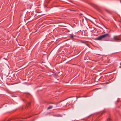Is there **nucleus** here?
I'll use <instances>...</instances> for the list:
<instances>
[{
	"mask_svg": "<svg viewBox=\"0 0 121 121\" xmlns=\"http://www.w3.org/2000/svg\"><path fill=\"white\" fill-rule=\"evenodd\" d=\"M110 37L109 35L108 34H105L101 35L99 36L96 38L97 40H100L104 38H109Z\"/></svg>",
	"mask_w": 121,
	"mask_h": 121,
	"instance_id": "nucleus-1",
	"label": "nucleus"
},
{
	"mask_svg": "<svg viewBox=\"0 0 121 121\" xmlns=\"http://www.w3.org/2000/svg\"><path fill=\"white\" fill-rule=\"evenodd\" d=\"M90 21L91 23H92L96 22L95 19L94 18H92L91 20H90Z\"/></svg>",
	"mask_w": 121,
	"mask_h": 121,
	"instance_id": "nucleus-2",
	"label": "nucleus"
},
{
	"mask_svg": "<svg viewBox=\"0 0 121 121\" xmlns=\"http://www.w3.org/2000/svg\"><path fill=\"white\" fill-rule=\"evenodd\" d=\"M114 40L113 41H118L119 40V39L117 38L114 37Z\"/></svg>",
	"mask_w": 121,
	"mask_h": 121,
	"instance_id": "nucleus-3",
	"label": "nucleus"
},
{
	"mask_svg": "<svg viewBox=\"0 0 121 121\" xmlns=\"http://www.w3.org/2000/svg\"><path fill=\"white\" fill-rule=\"evenodd\" d=\"M105 10L108 13L110 14H111V12L110 11L107 9H105Z\"/></svg>",
	"mask_w": 121,
	"mask_h": 121,
	"instance_id": "nucleus-4",
	"label": "nucleus"
},
{
	"mask_svg": "<svg viewBox=\"0 0 121 121\" xmlns=\"http://www.w3.org/2000/svg\"><path fill=\"white\" fill-rule=\"evenodd\" d=\"M52 107V106H49L48 108V109H51Z\"/></svg>",
	"mask_w": 121,
	"mask_h": 121,
	"instance_id": "nucleus-5",
	"label": "nucleus"
},
{
	"mask_svg": "<svg viewBox=\"0 0 121 121\" xmlns=\"http://www.w3.org/2000/svg\"><path fill=\"white\" fill-rule=\"evenodd\" d=\"M54 76H55L56 77H57V76H58V75L57 74H56V73L54 74Z\"/></svg>",
	"mask_w": 121,
	"mask_h": 121,
	"instance_id": "nucleus-6",
	"label": "nucleus"
},
{
	"mask_svg": "<svg viewBox=\"0 0 121 121\" xmlns=\"http://www.w3.org/2000/svg\"><path fill=\"white\" fill-rule=\"evenodd\" d=\"M54 116H56V117L58 116H57V115H54Z\"/></svg>",
	"mask_w": 121,
	"mask_h": 121,
	"instance_id": "nucleus-7",
	"label": "nucleus"
},
{
	"mask_svg": "<svg viewBox=\"0 0 121 121\" xmlns=\"http://www.w3.org/2000/svg\"><path fill=\"white\" fill-rule=\"evenodd\" d=\"M71 37H72V38H73V36H71Z\"/></svg>",
	"mask_w": 121,
	"mask_h": 121,
	"instance_id": "nucleus-8",
	"label": "nucleus"
},
{
	"mask_svg": "<svg viewBox=\"0 0 121 121\" xmlns=\"http://www.w3.org/2000/svg\"><path fill=\"white\" fill-rule=\"evenodd\" d=\"M82 22H83V23H84V21H83Z\"/></svg>",
	"mask_w": 121,
	"mask_h": 121,
	"instance_id": "nucleus-9",
	"label": "nucleus"
},
{
	"mask_svg": "<svg viewBox=\"0 0 121 121\" xmlns=\"http://www.w3.org/2000/svg\"><path fill=\"white\" fill-rule=\"evenodd\" d=\"M119 68H121V66H119Z\"/></svg>",
	"mask_w": 121,
	"mask_h": 121,
	"instance_id": "nucleus-10",
	"label": "nucleus"
},
{
	"mask_svg": "<svg viewBox=\"0 0 121 121\" xmlns=\"http://www.w3.org/2000/svg\"><path fill=\"white\" fill-rule=\"evenodd\" d=\"M93 23L94 24V25H95V24H94V23Z\"/></svg>",
	"mask_w": 121,
	"mask_h": 121,
	"instance_id": "nucleus-11",
	"label": "nucleus"
},
{
	"mask_svg": "<svg viewBox=\"0 0 121 121\" xmlns=\"http://www.w3.org/2000/svg\"><path fill=\"white\" fill-rule=\"evenodd\" d=\"M87 24H88V23Z\"/></svg>",
	"mask_w": 121,
	"mask_h": 121,
	"instance_id": "nucleus-12",
	"label": "nucleus"
},
{
	"mask_svg": "<svg viewBox=\"0 0 121 121\" xmlns=\"http://www.w3.org/2000/svg\"><path fill=\"white\" fill-rule=\"evenodd\" d=\"M59 23H60V22H59Z\"/></svg>",
	"mask_w": 121,
	"mask_h": 121,
	"instance_id": "nucleus-13",
	"label": "nucleus"
}]
</instances>
